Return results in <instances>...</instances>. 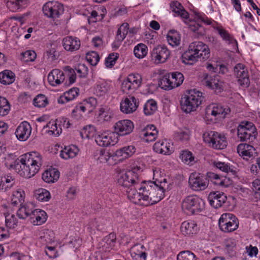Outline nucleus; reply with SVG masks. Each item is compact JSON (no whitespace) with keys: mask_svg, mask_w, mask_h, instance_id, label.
Here are the masks:
<instances>
[{"mask_svg":"<svg viewBox=\"0 0 260 260\" xmlns=\"http://www.w3.org/2000/svg\"><path fill=\"white\" fill-rule=\"evenodd\" d=\"M128 23H124L118 28L116 37L118 42H121L125 38L128 32Z\"/></svg>","mask_w":260,"mask_h":260,"instance_id":"nucleus-53","label":"nucleus"},{"mask_svg":"<svg viewBox=\"0 0 260 260\" xmlns=\"http://www.w3.org/2000/svg\"><path fill=\"white\" fill-rule=\"evenodd\" d=\"M14 73L10 70H5L0 73V82L4 85H9L15 81Z\"/></svg>","mask_w":260,"mask_h":260,"instance_id":"nucleus-44","label":"nucleus"},{"mask_svg":"<svg viewBox=\"0 0 260 260\" xmlns=\"http://www.w3.org/2000/svg\"><path fill=\"white\" fill-rule=\"evenodd\" d=\"M22 60L25 62L34 61L37 57V54L34 51L27 50L21 53Z\"/></svg>","mask_w":260,"mask_h":260,"instance_id":"nucleus-62","label":"nucleus"},{"mask_svg":"<svg viewBox=\"0 0 260 260\" xmlns=\"http://www.w3.org/2000/svg\"><path fill=\"white\" fill-rule=\"evenodd\" d=\"M10 110V105L8 100L3 97L0 96V116L7 115Z\"/></svg>","mask_w":260,"mask_h":260,"instance_id":"nucleus-57","label":"nucleus"},{"mask_svg":"<svg viewBox=\"0 0 260 260\" xmlns=\"http://www.w3.org/2000/svg\"><path fill=\"white\" fill-rule=\"evenodd\" d=\"M59 172L56 169H51L45 171L42 176V179L46 183H54L59 177Z\"/></svg>","mask_w":260,"mask_h":260,"instance_id":"nucleus-40","label":"nucleus"},{"mask_svg":"<svg viewBox=\"0 0 260 260\" xmlns=\"http://www.w3.org/2000/svg\"><path fill=\"white\" fill-rule=\"evenodd\" d=\"M96 160L100 163L107 162L111 157L110 153L105 149L96 151L94 155Z\"/></svg>","mask_w":260,"mask_h":260,"instance_id":"nucleus-52","label":"nucleus"},{"mask_svg":"<svg viewBox=\"0 0 260 260\" xmlns=\"http://www.w3.org/2000/svg\"><path fill=\"white\" fill-rule=\"evenodd\" d=\"M47 219V213L40 209H35L31 217L30 222L35 225H40L46 222Z\"/></svg>","mask_w":260,"mask_h":260,"instance_id":"nucleus-34","label":"nucleus"},{"mask_svg":"<svg viewBox=\"0 0 260 260\" xmlns=\"http://www.w3.org/2000/svg\"><path fill=\"white\" fill-rule=\"evenodd\" d=\"M118 141L117 134L113 132L106 131L99 134L95 138L98 145L103 147L113 146Z\"/></svg>","mask_w":260,"mask_h":260,"instance_id":"nucleus-18","label":"nucleus"},{"mask_svg":"<svg viewBox=\"0 0 260 260\" xmlns=\"http://www.w3.org/2000/svg\"><path fill=\"white\" fill-rule=\"evenodd\" d=\"M62 44L66 51L74 52L80 48L81 42L77 37L67 36L63 39Z\"/></svg>","mask_w":260,"mask_h":260,"instance_id":"nucleus-26","label":"nucleus"},{"mask_svg":"<svg viewBox=\"0 0 260 260\" xmlns=\"http://www.w3.org/2000/svg\"><path fill=\"white\" fill-rule=\"evenodd\" d=\"M157 110V102L153 99L148 100L145 104L143 108V111L146 115H152Z\"/></svg>","mask_w":260,"mask_h":260,"instance_id":"nucleus-46","label":"nucleus"},{"mask_svg":"<svg viewBox=\"0 0 260 260\" xmlns=\"http://www.w3.org/2000/svg\"><path fill=\"white\" fill-rule=\"evenodd\" d=\"M218 224L221 231L228 233L236 230L238 228L239 222L232 213H224L220 217Z\"/></svg>","mask_w":260,"mask_h":260,"instance_id":"nucleus-12","label":"nucleus"},{"mask_svg":"<svg viewBox=\"0 0 260 260\" xmlns=\"http://www.w3.org/2000/svg\"><path fill=\"white\" fill-rule=\"evenodd\" d=\"M159 86L165 90H170L173 88L172 80L170 74L164 75L159 81Z\"/></svg>","mask_w":260,"mask_h":260,"instance_id":"nucleus-55","label":"nucleus"},{"mask_svg":"<svg viewBox=\"0 0 260 260\" xmlns=\"http://www.w3.org/2000/svg\"><path fill=\"white\" fill-rule=\"evenodd\" d=\"M154 150L158 153L169 155L174 151L173 144L167 140L156 142L153 146Z\"/></svg>","mask_w":260,"mask_h":260,"instance_id":"nucleus-25","label":"nucleus"},{"mask_svg":"<svg viewBox=\"0 0 260 260\" xmlns=\"http://www.w3.org/2000/svg\"><path fill=\"white\" fill-rule=\"evenodd\" d=\"M34 195L37 200L41 202H47L51 198L50 192L42 188L36 189L34 191Z\"/></svg>","mask_w":260,"mask_h":260,"instance_id":"nucleus-45","label":"nucleus"},{"mask_svg":"<svg viewBox=\"0 0 260 260\" xmlns=\"http://www.w3.org/2000/svg\"><path fill=\"white\" fill-rule=\"evenodd\" d=\"M35 106L42 108L45 107L48 104L47 98L43 94L38 95L33 101Z\"/></svg>","mask_w":260,"mask_h":260,"instance_id":"nucleus-60","label":"nucleus"},{"mask_svg":"<svg viewBox=\"0 0 260 260\" xmlns=\"http://www.w3.org/2000/svg\"><path fill=\"white\" fill-rule=\"evenodd\" d=\"M202 200L197 196H187L182 201L181 208L187 215H193L199 213L202 209Z\"/></svg>","mask_w":260,"mask_h":260,"instance_id":"nucleus-7","label":"nucleus"},{"mask_svg":"<svg viewBox=\"0 0 260 260\" xmlns=\"http://www.w3.org/2000/svg\"><path fill=\"white\" fill-rule=\"evenodd\" d=\"M63 11L62 5L56 1L48 2L43 7L44 15L53 19L59 18Z\"/></svg>","mask_w":260,"mask_h":260,"instance_id":"nucleus-15","label":"nucleus"},{"mask_svg":"<svg viewBox=\"0 0 260 260\" xmlns=\"http://www.w3.org/2000/svg\"><path fill=\"white\" fill-rule=\"evenodd\" d=\"M35 210L34 204L30 202L25 203L17 211V215L20 219H26L29 217L30 219L31 215Z\"/></svg>","mask_w":260,"mask_h":260,"instance_id":"nucleus-33","label":"nucleus"},{"mask_svg":"<svg viewBox=\"0 0 260 260\" xmlns=\"http://www.w3.org/2000/svg\"><path fill=\"white\" fill-rule=\"evenodd\" d=\"M31 130L32 128L30 124L26 121H23L17 127L15 135L19 140L25 141L29 138Z\"/></svg>","mask_w":260,"mask_h":260,"instance_id":"nucleus-21","label":"nucleus"},{"mask_svg":"<svg viewBox=\"0 0 260 260\" xmlns=\"http://www.w3.org/2000/svg\"><path fill=\"white\" fill-rule=\"evenodd\" d=\"M79 149L74 145L65 146L60 151L59 156L64 160L72 159L77 156Z\"/></svg>","mask_w":260,"mask_h":260,"instance_id":"nucleus-31","label":"nucleus"},{"mask_svg":"<svg viewBox=\"0 0 260 260\" xmlns=\"http://www.w3.org/2000/svg\"><path fill=\"white\" fill-rule=\"evenodd\" d=\"M85 112L90 113L95 108L97 105L96 100L94 98L90 97L81 103Z\"/></svg>","mask_w":260,"mask_h":260,"instance_id":"nucleus-49","label":"nucleus"},{"mask_svg":"<svg viewBox=\"0 0 260 260\" xmlns=\"http://www.w3.org/2000/svg\"><path fill=\"white\" fill-rule=\"evenodd\" d=\"M203 138L204 141L209 146L216 149H223L227 145V141L224 135L215 131L205 132Z\"/></svg>","mask_w":260,"mask_h":260,"instance_id":"nucleus-8","label":"nucleus"},{"mask_svg":"<svg viewBox=\"0 0 260 260\" xmlns=\"http://www.w3.org/2000/svg\"><path fill=\"white\" fill-rule=\"evenodd\" d=\"M107 223V220L102 217L95 218L89 223V226L91 229L95 228L98 230H101Z\"/></svg>","mask_w":260,"mask_h":260,"instance_id":"nucleus-59","label":"nucleus"},{"mask_svg":"<svg viewBox=\"0 0 260 260\" xmlns=\"http://www.w3.org/2000/svg\"><path fill=\"white\" fill-rule=\"evenodd\" d=\"M142 78L138 73H132L122 81L121 89L123 92L129 94L134 92L142 85Z\"/></svg>","mask_w":260,"mask_h":260,"instance_id":"nucleus-9","label":"nucleus"},{"mask_svg":"<svg viewBox=\"0 0 260 260\" xmlns=\"http://www.w3.org/2000/svg\"><path fill=\"white\" fill-rule=\"evenodd\" d=\"M167 180L162 178L161 182L144 181L141 183L139 192L135 189L128 192L129 198L135 204L148 206L158 203L165 196V188Z\"/></svg>","mask_w":260,"mask_h":260,"instance_id":"nucleus-1","label":"nucleus"},{"mask_svg":"<svg viewBox=\"0 0 260 260\" xmlns=\"http://www.w3.org/2000/svg\"><path fill=\"white\" fill-rule=\"evenodd\" d=\"M234 74L240 85L247 87L250 84L247 69L242 63L237 64L234 68Z\"/></svg>","mask_w":260,"mask_h":260,"instance_id":"nucleus-19","label":"nucleus"},{"mask_svg":"<svg viewBox=\"0 0 260 260\" xmlns=\"http://www.w3.org/2000/svg\"><path fill=\"white\" fill-rule=\"evenodd\" d=\"M230 112L229 108L225 107L219 104H210L206 109V115L211 116V119L216 121L223 119Z\"/></svg>","mask_w":260,"mask_h":260,"instance_id":"nucleus-13","label":"nucleus"},{"mask_svg":"<svg viewBox=\"0 0 260 260\" xmlns=\"http://www.w3.org/2000/svg\"><path fill=\"white\" fill-rule=\"evenodd\" d=\"M42 164V155L38 152L33 151L20 156L15 161L14 169L21 176L30 178L38 172Z\"/></svg>","mask_w":260,"mask_h":260,"instance_id":"nucleus-2","label":"nucleus"},{"mask_svg":"<svg viewBox=\"0 0 260 260\" xmlns=\"http://www.w3.org/2000/svg\"><path fill=\"white\" fill-rule=\"evenodd\" d=\"M158 132L153 125H147L140 133L141 137L147 142L154 141L157 137Z\"/></svg>","mask_w":260,"mask_h":260,"instance_id":"nucleus-29","label":"nucleus"},{"mask_svg":"<svg viewBox=\"0 0 260 260\" xmlns=\"http://www.w3.org/2000/svg\"><path fill=\"white\" fill-rule=\"evenodd\" d=\"M254 147L247 144H240L237 147V152L240 156L245 159H248L254 153Z\"/></svg>","mask_w":260,"mask_h":260,"instance_id":"nucleus-35","label":"nucleus"},{"mask_svg":"<svg viewBox=\"0 0 260 260\" xmlns=\"http://www.w3.org/2000/svg\"><path fill=\"white\" fill-rule=\"evenodd\" d=\"M195 19L198 20H201L207 25H210L217 31L222 39L228 44L237 45V42L234 39L233 36L231 35L228 31L224 29L221 25L218 24L216 21L208 18L205 15H202L199 13L196 14Z\"/></svg>","mask_w":260,"mask_h":260,"instance_id":"nucleus-6","label":"nucleus"},{"mask_svg":"<svg viewBox=\"0 0 260 260\" xmlns=\"http://www.w3.org/2000/svg\"><path fill=\"white\" fill-rule=\"evenodd\" d=\"M227 199L226 195L222 192L215 191L209 193L208 200L211 206L215 208L220 207Z\"/></svg>","mask_w":260,"mask_h":260,"instance_id":"nucleus-22","label":"nucleus"},{"mask_svg":"<svg viewBox=\"0 0 260 260\" xmlns=\"http://www.w3.org/2000/svg\"><path fill=\"white\" fill-rule=\"evenodd\" d=\"M205 84L206 86L216 93L221 92L224 89V83L218 75L209 78H207L205 81Z\"/></svg>","mask_w":260,"mask_h":260,"instance_id":"nucleus-24","label":"nucleus"},{"mask_svg":"<svg viewBox=\"0 0 260 260\" xmlns=\"http://www.w3.org/2000/svg\"><path fill=\"white\" fill-rule=\"evenodd\" d=\"M208 177L211 181L216 185L221 187H228L232 183V181L229 178L224 176L220 177L214 173H208Z\"/></svg>","mask_w":260,"mask_h":260,"instance_id":"nucleus-32","label":"nucleus"},{"mask_svg":"<svg viewBox=\"0 0 260 260\" xmlns=\"http://www.w3.org/2000/svg\"><path fill=\"white\" fill-rule=\"evenodd\" d=\"M173 88L180 86L184 80L183 74L180 72L172 73L170 75Z\"/></svg>","mask_w":260,"mask_h":260,"instance_id":"nucleus-56","label":"nucleus"},{"mask_svg":"<svg viewBox=\"0 0 260 260\" xmlns=\"http://www.w3.org/2000/svg\"><path fill=\"white\" fill-rule=\"evenodd\" d=\"M116 181L119 185L127 188L126 190L127 198L133 203V201L129 198L128 192L131 189H135L139 192V187L142 182L139 178L138 174L133 170L126 172L121 171L117 173Z\"/></svg>","mask_w":260,"mask_h":260,"instance_id":"nucleus-4","label":"nucleus"},{"mask_svg":"<svg viewBox=\"0 0 260 260\" xmlns=\"http://www.w3.org/2000/svg\"><path fill=\"white\" fill-rule=\"evenodd\" d=\"M214 166L220 171L225 173L232 172L233 170L232 166L223 162L215 161L214 162Z\"/></svg>","mask_w":260,"mask_h":260,"instance_id":"nucleus-63","label":"nucleus"},{"mask_svg":"<svg viewBox=\"0 0 260 260\" xmlns=\"http://www.w3.org/2000/svg\"><path fill=\"white\" fill-rule=\"evenodd\" d=\"M64 80V75L62 71L59 69L52 70L48 75L49 83L53 86L60 85Z\"/></svg>","mask_w":260,"mask_h":260,"instance_id":"nucleus-27","label":"nucleus"},{"mask_svg":"<svg viewBox=\"0 0 260 260\" xmlns=\"http://www.w3.org/2000/svg\"><path fill=\"white\" fill-rule=\"evenodd\" d=\"M15 181L13 177L10 175L2 176L0 181V189L6 191L12 187Z\"/></svg>","mask_w":260,"mask_h":260,"instance_id":"nucleus-48","label":"nucleus"},{"mask_svg":"<svg viewBox=\"0 0 260 260\" xmlns=\"http://www.w3.org/2000/svg\"><path fill=\"white\" fill-rule=\"evenodd\" d=\"M115 133L117 136H125L131 133L134 128L133 122L128 119L118 121L114 125Z\"/></svg>","mask_w":260,"mask_h":260,"instance_id":"nucleus-20","label":"nucleus"},{"mask_svg":"<svg viewBox=\"0 0 260 260\" xmlns=\"http://www.w3.org/2000/svg\"><path fill=\"white\" fill-rule=\"evenodd\" d=\"M113 116V112L108 107H102L99 109L98 119L100 122L110 121Z\"/></svg>","mask_w":260,"mask_h":260,"instance_id":"nucleus-39","label":"nucleus"},{"mask_svg":"<svg viewBox=\"0 0 260 260\" xmlns=\"http://www.w3.org/2000/svg\"><path fill=\"white\" fill-rule=\"evenodd\" d=\"M5 225L7 228L14 229L16 228L18 224V220L15 215L10 213H5Z\"/></svg>","mask_w":260,"mask_h":260,"instance_id":"nucleus-47","label":"nucleus"},{"mask_svg":"<svg viewBox=\"0 0 260 260\" xmlns=\"http://www.w3.org/2000/svg\"><path fill=\"white\" fill-rule=\"evenodd\" d=\"M170 7L175 16L180 17L185 23L188 21L189 14L179 2L177 1L172 2L171 3Z\"/></svg>","mask_w":260,"mask_h":260,"instance_id":"nucleus-28","label":"nucleus"},{"mask_svg":"<svg viewBox=\"0 0 260 260\" xmlns=\"http://www.w3.org/2000/svg\"><path fill=\"white\" fill-rule=\"evenodd\" d=\"M79 90L78 88H72L65 92L57 100L59 104H63L74 100L79 94Z\"/></svg>","mask_w":260,"mask_h":260,"instance_id":"nucleus-38","label":"nucleus"},{"mask_svg":"<svg viewBox=\"0 0 260 260\" xmlns=\"http://www.w3.org/2000/svg\"><path fill=\"white\" fill-rule=\"evenodd\" d=\"M147 249L141 244L133 246L129 249L132 257L136 260H147Z\"/></svg>","mask_w":260,"mask_h":260,"instance_id":"nucleus-23","label":"nucleus"},{"mask_svg":"<svg viewBox=\"0 0 260 260\" xmlns=\"http://www.w3.org/2000/svg\"><path fill=\"white\" fill-rule=\"evenodd\" d=\"M177 260H197L196 255L189 250L180 252L177 256Z\"/></svg>","mask_w":260,"mask_h":260,"instance_id":"nucleus-58","label":"nucleus"},{"mask_svg":"<svg viewBox=\"0 0 260 260\" xmlns=\"http://www.w3.org/2000/svg\"><path fill=\"white\" fill-rule=\"evenodd\" d=\"M148 53L147 46L143 43L137 45L134 49L135 56L138 58H143L146 56Z\"/></svg>","mask_w":260,"mask_h":260,"instance_id":"nucleus-51","label":"nucleus"},{"mask_svg":"<svg viewBox=\"0 0 260 260\" xmlns=\"http://www.w3.org/2000/svg\"><path fill=\"white\" fill-rule=\"evenodd\" d=\"M198 230L197 224L193 221H185L181 224V232L185 236H190L197 233Z\"/></svg>","mask_w":260,"mask_h":260,"instance_id":"nucleus-36","label":"nucleus"},{"mask_svg":"<svg viewBox=\"0 0 260 260\" xmlns=\"http://www.w3.org/2000/svg\"><path fill=\"white\" fill-rule=\"evenodd\" d=\"M208 180L201 174L192 173L189 177V187L194 191H201L205 190L208 187Z\"/></svg>","mask_w":260,"mask_h":260,"instance_id":"nucleus-14","label":"nucleus"},{"mask_svg":"<svg viewBox=\"0 0 260 260\" xmlns=\"http://www.w3.org/2000/svg\"><path fill=\"white\" fill-rule=\"evenodd\" d=\"M203 100L202 92L196 90H190L181 98V108L186 113L195 111L201 105Z\"/></svg>","mask_w":260,"mask_h":260,"instance_id":"nucleus-5","label":"nucleus"},{"mask_svg":"<svg viewBox=\"0 0 260 260\" xmlns=\"http://www.w3.org/2000/svg\"><path fill=\"white\" fill-rule=\"evenodd\" d=\"M167 39L169 44L173 47L178 46L180 44V35L176 30H170L167 35Z\"/></svg>","mask_w":260,"mask_h":260,"instance_id":"nucleus-42","label":"nucleus"},{"mask_svg":"<svg viewBox=\"0 0 260 260\" xmlns=\"http://www.w3.org/2000/svg\"><path fill=\"white\" fill-rule=\"evenodd\" d=\"M190 132L187 128L180 129L174 134L175 139L182 142L187 141L190 138Z\"/></svg>","mask_w":260,"mask_h":260,"instance_id":"nucleus-50","label":"nucleus"},{"mask_svg":"<svg viewBox=\"0 0 260 260\" xmlns=\"http://www.w3.org/2000/svg\"><path fill=\"white\" fill-rule=\"evenodd\" d=\"M139 106V99L134 95H128L121 100L120 109L123 113L129 114L135 112Z\"/></svg>","mask_w":260,"mask_h":260,"instance_id":"nucleus-17","label":"nucleus"},{"mask_svg":"<svg viewBox=\"0 0 260 260\" xmlns=\"http://www.w3.org/2000/svg\"><path fill=\"white\" fill-rule=\"evenodd\" d=\"M136 148L133 145L124 146L115 151V155L117 157H122L126 158L132 156L136 152Z\"/></svg>","mask_w":260,"mask_h":260,"instance_id":"nucleus-41","label":"nucleus"},{"mask_svg":"<svg viewBox=\"0 0 260 260\" xmlns=\"http://www.w3.org/2000/svg\"><path fill=\"white\" fill-rule=\"evenodd\" d=\"M25 193L21 189L14 190L13 192L11 203L13 206L21 205L24 201Z\"/></svg>","mask_w":260,"mask_h":260,"instance_id":"nucleus-43","label":"nucleus"},{"mask_svg":"<svg viewBox=\"0 0 260 260\" xmlns=\"http://www.w3.org/2000/svg\"><path fill=\"white\" fill-rule=\"evenodd\" d=\"M29 0H9L7 6L9 10L13 12L21 11L28 4Z\"/></svg>","mask_w":260,"mask_h":260,"instance_id":"nucleus-37","label":"nucleus"},{"mask_svg":"<svg viewBox=\"0 0 260 260\" xmlns=\"http://www.w3.org/2000/svg\"><path fill=\"white\" fill-rule=\"evenodd\" d=\"M70 125L69 120L65 117H61L55 120L49 121L44 128L49 135L55 137L59 136L62 133V128H68Z\"/></svg>","mask_w":260,"mask_h":260,"instance_id":"nucleus-11","label":"nucleus"},{"mask_svg":"<svg viewBox=\"0 0 260 260\" xmlns=\"http://www.w3.org/2000/svg\"><path fill=\"white\" fill-rule=\"evenodd\" d=\"M87 61L92 66H96L100 60V57L97 52L91 51L86 54Z\"/></svg>","mask_w":260,"mask_h":260,"instance_id":"nucleus-61","label":"nucleus"},{"mask_svg":"<svg viewBox=\"0 0 260 260\" xmlns=\"http://www.w3.org/2000/svg\"><path fill=\"white\" fill-rule=\"evenodd\" d=\"M112 89V83L110 81H100L96 84L95 93L98 96H104L109 93Z\"/></svg>","mask_w":260,"mask_h":260,"instance_id":"nucleus-30","label":"nucleus"},{"mask_svg":"<svg viewBox=\"0 0 260 260\" xmlns=\"http://www.w3.org/2000/svg\"><path fill=\"white\" fill-rule=\"evenodd\" d=\"M180 158L184 164L187 165L192 164L194 160L192 153L187 150H183L181 152Z\"/></svg>","mask_w":260,"mask_h":260,"instance_id":"nucleus-54","label":"nucleus"},{"mask_svg":"<svg viewBox=\"0 0 260 260\" xmlns=\"http://www.w3.org/2000/svg\"><path fill=\"white\" fill-rule=\"evenodd\" d=\"M210 55L209 47L202 42L190 43L182 55V62L186 64H193L198 61L206 60Z\"/></svg>","mask_w":260,"mask_h":260,"instance_id":"nucleus-3","label":"nucleus"},{"mask_svg":"<svg viewBox=\"0 0 260 260\" xmlns=\"http://www.w3.org/2000/svg\"><path fill=\"white\" fill-rule=\"evenodd\" d=\"M170 51L165 46L157 45L151 52V60L156 64L165 62L170 57Z\"/></svg>","mask_w":260,"mask_h":260,"instance_id":"nucleus-16","label":"nucleus"},{"mask_svg":"<svg viewBox=\"0 0 260 260\" xmlns=\"http://www.w3.org/2000/svg\"><path fill=\"white\" fill-rule=\"evenodd\" d=\"M237 135L241 141L252 140L257 135L256 129L252 122L242 121L238 127Z\"/></svg>","mask_w":260,"mask_h":260,"instance_id":"nucleus-10","label":"nucleus"},{"mask_svg":"<svg viewBox=\"0 0 260 260\" xmlns=\"http://www.w3.org/2000/svg\"><path fill=\"white\" fill-rule=\"evenodd\" d=\"M118 58V54L116 53H113L109 54L105 59V64L106 67L108 68H111L115 64L116 61Z\"/></svg>","mask_w":260,"mask_h":260,"instance_id":"nucleus-64","label":"nucleus"}]
</instances>
